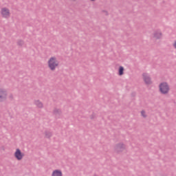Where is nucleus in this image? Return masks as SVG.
I'll return each mask as SVG.
<instances>
[{
	"label": "nucleus",
	"mask_w": 176,
	"mask_h": 176,
	"mask_svg": "<svg viewBox=\"0 0 176 176\" xmlns=\"http://www.w3.org/2000/svg\"><path fill=\"white\" fill-rule=\"evenodd\" d=\"M60 62L56 56H51L47 60V67L50 71H56V68H58Z\"/></svg>",
	"instance_id": "obj_1"
},
{
	"label": "nucleus",
	"mask_w": 176,
	"mask_h": 176,
	"mask_svg": "<svg viewBox=\"0 0 176 176\" xmlns=\"http://www.w3.org/2000/svg\"><path fill=\"white\" fill-rule=\"evenodd\" d=\"M159 89L162 94H168V92L170 91V86L168 85V83L166 82L160 83Z\"/></svg>",
	"instance_id": "obj_2"
},
{
	"label": "nucleus",
	"mask_w": 176,
	"mask_h": 176,
	"mask_svg": "<svg viewBox=\"0 0 176 176\" xmlns=\"http://www.w3.org/2000/svg\"><path fill=\"white\" fill-rule=\"evenodd\" d=\"M0 14L3 19H9L10 17V10L6 7L1 8Z\"/></svg>",
	"instance_id": "obj_3"
},
{
	"label": "nucleus",
	"mask_w": 176,
	"mask_h": 176,
	"mask_svg": "<svg viewBox=\"0 0 176 176\" xmlns=\"http://www.w3.org/2000/svg\"><path fill=\"white\" fill-rule=\"evenodd\" d=\"M14 156L16 160L20 161L24 159L25 155L20 150V148H16L15 152L14 153Z\"/></svg>",
	"instance_id": "obj_4"
},
{
	"label": "nucleus",
	"mask_w": 176,
	"mask_h": 176,
	"mask_svg": "<svg viewBox=\"0 0 176 176\" xmlns=\"http://www.w3.org/2000/svg\"><path fill=\"white\" fill-rule=\"evenodd\" d=\"M8 98V91L3 88H0V102L6 101Z\"/></svg>",
	"instance_id": "obj_5"
},
{
	"label": "nucleus",
	"mask_w": 176,
	"mask_h": 176,
	"mask_svg": "<svg viewBox=\"0 0 176 176\" xmlns=\"http://www.w3.org/2000/svg\"><path fill=\"white\" fill-rule=\"evenodd\" d=\"M115 149L116 152H122L126 149V145H124L123 143H119L116 145Z\"/></svg>",
	"instance_id": "obj_6"
},
{
	"label": "nucleus",
	"mask_w": 176,
	"mask_h": 176,
	"mask_svg": "<svg viewBox=\"0 0 176 176\" xmlns=\"http://www.w3.org/2000/svg\"><path fill=\"white\" fill-rule=\"evenodd\" d=\"M51 176H63V170L60 169H55L52 171Z\"/></svg>",
	"instance_id": "obj_7"
},
{
	"label": "nucleus",
	"mask_w": 176,
	"mask_h": 176,
	"mask_svg": "<svg viewBox=\"0 0 176 176\" xmlns=\"http://www.w3.org/2000/svg\"><path fill=\"white\" fill-rule=\"evenodd\" d=\"M143 79L146 85H151V83H152V80H151V77H149V76L146 74H143Z\"/></svg>",
	"instance_id": "obj_8"
},
{
	"label": "nucleus",
	"mask_w": 176,
	"mask_h": 176,
	"mask_svg": "<svg viewBox=\"0 0 176 176\" xmlns=\"http://www.w3.org/2000/svg\"><path fill=\"white\" fill-rule=\"evenodd\" d=\"M154 38H155V39H160V38H162V32H155L154 33Z\"/></svg>",
	"instance_id": "obj_9"
},
{
	"label": "nucleus",
	"mask_w": 176,
	"mask_h": 176,
	"mask_svg": "<svg viewBox=\"0 0 176 176\" xmlns=\"http://www.w3.org/2000/svg\"><path fill=\"white\" fill-rule=\"evenodd\" d=\"M123 74H124V67H123V66H120L118 69V74L120 76H122Z\"/></svg>",
	"instance_id": "obj_10"
},
{
	"label": "nucleus",
	"mask_w": 176,
	"mask_h": 176,
	"mask_svg": "<svg viewBox=\"0 0 176 176\" xmlns=\"http://www.w3.org/2000/svg\"><path fill=\"white\" fill-rule=\"evenodd\" d=\"M34 104L38 108H42V107H43V104H42L39 100H35Z\"/></svg>",
	"instance_id": "obj_11"
},
{
	"label": "nucleus",
	"mask_w": 176,
	"mask_h": 176,
	"mask_svg": "<svg viewBox=\"0 0 176 176\" xmlns=\"http://www.w3.org/2000/svg\"><path fill=\"white\" fill-rule=\"evenodd\" d=\"M45 135L46 138H50L52 137V133L49 132V131H46L45 133Z\"/></svg>",
	"instance_id": "obj_12"
},
{
	"label": "nucleus",
	"mask_w": 176,
	"mask_h": 176,
	"mask_svg": "<svg viewBox=\"0 0 176 176\" xmlns=\"http://www.w3.org/2000/svg\"><path fill=\"white\" fill-rule=\"evenodd\" d=\"M141 115L143 118H146V113L145 112V111H142Z\"/></svg>",
	"instance_id": "obj_13"
},
{
	"label": "nucleus",
	"mask_w": 176,
	"mask_h": 176,
	"mask_svg": "<svg viewBox=\"0 0 176 176\" xmlns=\"http://www.w3.org/2000/svg\"><path fill=\"white\" fill-rule=\"evenodd\" d=\"M18 45H19V46H21L22 45H24V42L23 41H19L18 42Z\"/></svg>",
	"instance_id": "obj_14"
},
{
	"label": "nucleus",
	"mask_w": 176,
	"mask_h": 176,
	"mask_svg": "<svg viewBox=\"0 0 176 176\" xmlns=\"http://www.w3.org/2000/svg\"><path fill=\"white\" fill-rule=\"evenodd\" d=\"M173 47H175V49H176V41H175V43H173Z\"/></svg>",
	"instance_id": "obj_15"
},
{
	"label": "nucleus",
	"mask_w": 176,
	"mask_h": 176,
	"mask_svg": "<svg viewBox=\"0 0 176 176\" xmlns=\"http://www.w3.org/2000/svg\"><path fill=\"white\" fill-rule=\"evenodd\" d=\"M91 1H96V0H91Z\"/></svg>",
	"instance_id": "obj_16"
}]
</instances>
